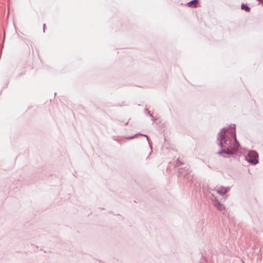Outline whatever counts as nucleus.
Instances as JSON below:
<instances>
[{
    "label": "nucleus",
    "mask_w": 263,
    "mask_h": 263,
    "mask_svg": "<svg viewBox=\"0 0 263 263\" xmlns=\"http://www.w3.org/2000/svg\"><path fill=\"white\" fill-rule=\"evenodd\" d=\"M235 127V124L231 125V129L223 128L218 134V145L223 148L219 154L224 157L233 154L238 149L239 145L236 138Z\"/></svg>",
    "instance_id": "nucleus-1"
},
{
    "label": "nucleus",
    "mask_w": 263,
    "mask_h": 263,
    "mask_svg": "<svg viewBox=\"0 0 263 263\" xmlns=\"http://www.w3.org/2000/svg\"><path fill=\"white\" fill-rule=\"evenodd\" d=\"M244 155L246 160L252 164H256L258 162V154L255 151L245 150Z\"/></svg>",
    "instance_id": "nucleus-2"
},
{
    "label": "nucleus",
    "mask_w": 263,
    "mask_h": 263,
    "mask_svg": "<svg viewBox=\"0 0 263 263\" xmlns=\"http://www.w3.org/2000/svg\"><path fill=\"white\" fill-rule=\"evenodd\" d=\"M230 190L229 187H225L224 186H219L215 189L213 191H215L217 194L220 195H223L227 193Z\"/></svg>",
    "instance_id": "nucleus-3"
},
{
    "label": "nucleus",
    "mask_w": 263,
    "mask_h": 263,
    "mask_svg": "<svg viewBox=\"0 0 263 263\" xmlns=\"http://www.w3.org/2000/svg\"><path fill=\"white\" fill-rule=\"evenodd\" d=\"M212 202L214 204V205L220 211H222L225 209L224 205L220 203L218 200H217L216 198H214L213 199H212Z\"/></svg>",
    "instance_id": "nucleus-4"
},
{
    "label": "nucleus",
    "mask_w": 263,
    "mask_h": 263,
    "mask_svg": "<svg viewBox=\"0 0 263 263\" xmlns=\"http://www.w3.org/2000/svg\"><path fill=\"white\" fill-rule=\"evenodd\" d=\"M197 2V0H193L190 2H189L187 3V5L190 7H196Z\"/></svg>",
    "instance_id": "nucleus-5"
},
{
    "label": "nucleus",
    "mask_w": 263,
    "mask_h": 263,
    "mask_svg": "<svg viewBox=\"0 0 263 263\" xmlns=\"http://www.w3.org/2000/svg\"><path fill=\"white\" fill-rule=\"evenodd\" d=\"M241 9L245 10L247 12H249L250 11V8L247 5L245 4H242L241 5Z\"/></svg>",
    "instance_id": "nucleus-6"
},
{
    "label": "nucleus",
    "mask_w": 263,
    "mask_h": 263,
    "mask_svg": "<svg viewBox=\"0 0 263 263\" xmlns=\"http://www.w3.org/2000/svg\"><path fill=\"white\" fill-rule=\"evenodd\" d=\"M145 136L146 137L147 140L148 141V143H149L148 137L147 136H146V135H145Z\"/></svg>",
    "instance_id": "nucleus-7"
},
{
    "label": "nucleus",
    "mask_w": 263,
    "mask_h": 263,
    "mask_svg": "<svg viewBox=\"0 0 263 263\" xmlns=\"http://www.w3.org/2000/svg\"><path fill=\"white\" fill-rule=\"evenodd\" d=\"M45 24H44V26H43L44 28L45 27Z\"/></svg>",
    "instance_id": "nucleus-8"
}]
</instances>
